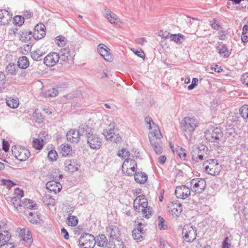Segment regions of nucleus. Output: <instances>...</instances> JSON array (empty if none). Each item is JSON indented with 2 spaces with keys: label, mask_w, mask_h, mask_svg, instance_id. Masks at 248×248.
I'll list each match as a JSON object with an SVG mask.
<instances>
[{
  "label": "nucleus",
  "mask_w": 248,
  "mask_h": 248,
  "mask_svg": "<svg viewBox=\"0 0 248 248\" xmlns=\"http://www.w3.org/2000/svg\"><path fill=\"white\" fill-rule=\"evenodd\" d=\"M12 16L9 12L5 9L0 10V24L5 25L11 21Z\"/></svg>",
  "instance_id": "obj_23"
},
{
  "label": "nucleus",
  "mask_w": 248,
  "mask_h": 248,
  "mask_svg": "<svg viewBox=\"0 0 248 248\" xmlns=\"http://www.w3.org/2000/svg\"><path fill=\"white\" fill-rule=\"evenodd\" d=\"M242 117L245 119H248V105L243 106L239 109Z\"/></svg>",
  "instance_id": "obj_45"
},
{
  "label": "nucleus",
  "mask_w": 248,
  "mask_h": 248,
  "mask_svg": "<svg viewBox=\"0 0 248 248\" xmlns=\"http://www.w3.org/2000/svg\"><path fill=\"white\" fill-rule=\"evenodd\" d=\"M169 211L171 212L172 216L174 217H178L180 215L182 211V205L180 203L172 202L168 206Z\"/></svg>",
  "instance_id": "obj_19"
},
{
  "label": "nucleus",
  "mask_w": 248,
  "mask_h": 248,
  "mask_svg": "<svg viewBox=\"0 0 248 248\" xmlns=\"http://www.w3.org/2000/svg\"><path fill=\"white\" fill-rule=\"evenodd\" d=\"M19 39L22 41L26 42L29 41L31 37V32L27 31H22L19 34Z\"/></svg>",
  "instance_id": "obj_43"
},
{
  "label": "nucleus",
  "mask_w": 248,
  "mask_h": 248,
  "mask_svg": "<svg viewBox=\"0 0 248 248\" xmlns=\"http://www.w3.org/2000/svg\"><path fill=\"white\" fill-rule=\"evenodd\" d=\"M61 233L65 239H68L69 238L68 233L67 231L64 228H63L62 229Z\"/></svg>",
  "instance_id": "obj_64"
},
{
  "label": "nucleus",
  "mask_w": 248,
  "mask_h": 248,
  "mask_svg": "<svg viewBox=\"0 0 248 248\" xmlns=\"http://www.w3.org/2000/svg\"><path fill=\"white\" fill-rule=\"evenodd\" d=\"M46 188L51 192H54L55 194L60 192L62 186L61 184L56 181H49L46 184Z\"/></svg>",
  "instance_id": "obj_20"
},
{
  "label": "nucleus",
  "mask_w": 248,
  "mask_h": 248,
  "mask_svg": "<svg viewBox=\"0 0 248 248\" xmlns=\"http://www.w3.org/2000/svg\"><path fill=\"white\" fill-rule=\"evenodd\" d=\"M17 65L19 68L21 69H26L29 66V61L28 59L23 56L19 58L17 61Z\"/></svg>",
  "instance_id": "obj_32"
},
{
  "label": "nucleus",
  "mask_w": 248,
  "mask_h": 248,
  "mask_svg": "<svg viewBox=\"0 0 248 248\" xmlns=\"http://www.w3.org/2000/svg\"><path fill=\"white\" fill-rule=\"evenodd\" d=\"M175 194L177 198L184 200L190 195V190L187 186L182 185L176 187Z\"/></svg>",
  "instance_id": "obj_14"
},
{
  "label": "nucleus",
  "mask_w": 248,
  "mask_h": 248,
  "mask_svg": "<svg viewBox=\"0 0 248 248\" xmlns=\"http://www.w3.org/2000/svg\"><path fill=\"white\" fill-rule=\"evenodd\" d=\"M45 26L43 24H37L34 28L32 36L36 40L42 38L46 34Z\"/></svg>",
  "instance_id": "obj_17"
},
{
  "label": "nucleus",
  "mask_w": 248,
  "mask_h": 248,
  "mask_svg": "<svg viewBox=\"0 0 248 248\" xmlns=\"http://www.w3.org/2000/svg\"><path fill=\"white\" fill-rule=\"evenodd\" d=\"M170 146V148L172 149V150L174 153H175L181 159H185L186 157V150L182 148V147L178 146L176 149L175 151L172 149V146Z\"/></svg>",
  "instance_id": "obj_38"
},
{
  "label": "nucleus",
  "mask_w": 248,
  "mask_h": 248,
  "mask_svg": "<svg viewBox=\"0 0 248 248\" xmlns=\"http://www.w3.org/2000/svg\"><path fill=\"white\" fill-rule=\"evenodd\" d=\"M108 50L109 49L103 44H100L97 47L98 53L104 60L108 62H111L113 59V57Z\"/></svg>",
  "instance_id": "obj_16"
},
{
  "label": "nucleus",
  "mask_w": 248,
  "mask_h": 248,
  "mask_svg": "<svg viewBox=\"0 0 248 248\" xmlns=\"http://www.w3.org/2000/svg\"><path fill=\"white\" fill-rule=\"evenodd\" d=\"M130 152L125 148H123L122 150H120L118 153L119 156L122 157L124 159H125V160L130 158Z\"/></svg>",
  "instance_id": "obj_44"
},
{
  "label": "nucleus",
  "mask_w": 248,
  "mask_h": 248,
  "mask_svg": "<svg viewBox=\"0 0 248 248\" xmlns=\"http://www.w3.org/2000/svg\"><path fill=\"white\" fill-rule=\"evenodd\" d=\"M43 54L40 50H37L31 52V57L34 60L40 61L41 60Z\"/></svg>",
  "instance_id": "obj_47"
},
{
  "label": "nucleus",
  "mask_w": 248,
  "mask_h": 248,
  "mask_svg": "<svg viewBox=\"0 0 248 248\" xmlns=\"http://www.w3.org/2000/svg\"><path fill=\"white\" fill-rule=\"evenodd\" d=\"M33 13L32 12H31L30 11H26L24 12L23 13V16L26 19H29L32 16Z\"/></svg>",
  "instance_id": "obj_63"
},
{
  "label": "nucleus",
  "mask_w": 248,
  "mask_h": 248,
  "mask_svg": "<svg viewBox=\"0 0 248 248\" xmlns=\"http://www.w3.org/2000/svg\"><path fill=\"white\" fill-rule=\"evenodd\" d=\"M95 244L100 247H106L107 245H108V240L106 236L104 234H100L95 238Z\"/></svg>",
  "instance_id": "obj_27"
},
{
  "label": "nucleus",
  "mask_w": 248,
  "mask_h": 248,
  "mask_svg": "<svg viewBox=\"0 0 248 248\" xmlns=\"http://www.w3.org/2000/svg\"><path fill=\"white\" fill-rule=\"evenodd\" d=\"M199 121L194 117H186L182 120L180 127L188 140H190L196 128L199 126Z\"/></svg>",
  "instance_id": "obj_1"
},
{
  "label": "nucleus",
  "mask_w": 248,
  "mask_h": 248,
  "mask_svg": "<svg viewBox=\"0 0 248 248\" xmlns=\"http://www.w3.org/2000/svg\"><path fill=\"white\" fill-rule=\"evenodd\" d=\"M11 202L17 210H18L19 208H21L23 205V204H21L22 202L21 201V199L18 198H16V197H13L11 200Z\"/></svg>",
  "instance_id": "obj_41"
},
{
  "label": "nucleus",
  "mask_w": 248,
  "mask_h": 248,
  "mask_svg": "<svg viewBox=\"0 0 248 248\" xmlns=\"http://www.w3.org/2000/svg\"><path fill=\"white\" fill-rule=\"evenodd\" d=\"M119 232L118 228L116 226L110 225L107 228V232L110 237V240L118 238L120 234Z\"/></svg>",
  "instance_id": "obj_21"
},
{
  "label": "nucleus",
  "mask_w": 248,
  "mask_h": 248,
  "mask_svg": "<svg viewBox=\"0 0 248 248\" xmlns=\"http://www.w3.org/2000/svg\"><path fill=\"white\" fill-rule=\"evenodd\" d=\"M231 241L232 239H230L228 236L225 237L222 243V248H231Z\"/></svg>",
  "instance_id": "obj_55"
},
{
  "label": "nucleus",
  "mask_w": 248,
  "mask_h": 248,
  "mask_svg": "<svg viewBox=\"0 0 248 248\" xmlns=\"http://www.w3.org/2000/svg\"><path fill=\"white\" fill-rule=\"evenodd\" d=\"M145 122L147 124L149 125V129H152L153 127V122H154L152 118L149 116H147L145 118Z\"/></svg>",
  "instance_id": "obj_61"
},
{
  "label": "nucleus",
  "mask_w": 248,
  "mask_h": 248,
  "mask_svg": "<svg viewBox=\"0 0 248 248\" xmlns=\"http://www.w3.org/2000/svg\"><path fill=\"white\" fill-rule=\"evenodd\" d=\"M58 156L57 153L53 150L50 151L48 152L47 157L49 160L51 161H54L57 160V157Z\"/></svg>",
  "instance_id": "obj_57"
},
{
  "label": "nucleus",
  "mask_w": 248,
  "mask_h": 248,
  "mask_svg": "<svg viewBox=\"0 0 248 248\" xmlns=\"http://www.w3.org/2000/svg\"><path fill=\"white\" fill-rule=\"evenodd\" d=\"M147 175L144 172H135L134 179L136 182L139 184H144L147 180Z\"/></svg>",
  "instance_id": "obj_29"
},
{
  "label": "nucleus",
  "mask_w": 248,
  "mask_h": 248,
  "mask_svg": "<svg viewBox=\"0 0 248 248\" xmlns=\"http://www.w3.org/2000/svg\"><path fill=\"white\" fill-rule=\"evenodd\" d=\"M58 93V91L57 89L55 88H52L47 90L45 93L44 96L45 97H55Z\"/></svg>",
  "instance_id": "obj_50"
},
{
  "label": "nucleus",
  "mask_w": 248,
  "mask_h": 248,
  "mask_svg": "<svg viewBox=\"0 0 248 248\" xmlns=\"http://www.w3.org/2000/svg\"><path fill=\"white\" fill-rule=\"evenodd\" d=\"M29 218L30 221L33 224H37L40 221V218L36 214H34L32 212L29 213Z\"/></svg>",
  "instance_id": "obj_53"
},
{
  "label": "nucleus",
  "mask_w": 248,
  "mask_h": 248,
  "mask_svg": "<svg viewBox=\"0 0 248 248\" xmlns=\"http://www.w3.org/2000/svg\"><path fill=\"white\" fill-rule=\"evenodd\" d=\"M2 184L6 186L7 188L10 189L14 186L16 185V184L10 180L2 179L1 180Z\"/></svg>",
  "instance_id": "obj_58"
},
{
  "label": "nucleus",
  "mask_w": 248,
  "mask_h": 248,
  "mask_svg": "<svg viewBox=\"0 0 248 248\" xmlns=\"http://www.w3.org/2000/svg\"><path fill=\"white\" fill-rule=\"evenodd\" d=\"M58 54L59 55V59L62 61H67L71 58L70 51L67 48L61 49Z\"/></svg>",
  "instance_id": "obj_30"
},
{
  "label": "nucleus",
  "mask_w": 248,
  "mask_h": 248,
  "mask_svg": "<svg viewBox=\"0 0 248 248\" xmlns=\"http://www.w3.org/2000/svg\"><path fill=\"white\" fill-rule=\"evenodd\" d=\"M109 128L108 129H105L103 131V135L105 137L106 140H107V137H111L114 134V127L115 124L114 123H111L109 125Z\"/></svg>",
  "instance_id": "obj_35"
},
{
  "label": "nucleus",
  "mask_w": 248,
  "mask_h": 248,
  "mask_svg": "<svg viewBox=\"0 0 248 248\" xmlns=\"http://www.w3.org/2000/svg\"><path fill=\"white\" fill-rule=\"evenodd\" d=\"M14 195V197H16V198L21 199V198L23 197L24 192L22 190L17 188L15 189Z\"/></svg>",
  "instance_id": "obj_59"
},
{
  "label": "nucleus",
  "mask_w": 248,
  "mask_h": 248,
  "mask_svg": "<svg viewBox=\"0 0 248 248\" xmlns=\"http://www.w3.org/2000/svg\"><path fill=\"white\" fill-rule=\"evenodd\" d=\"M134 208L138 212H141L142 216L147 218H149L152 215L153 211L151 207L148 206V202L143 195L137 197L134 201Z\"/></svg>",
  "instance_id": "obj_2"
},
{
  "label": "nucleus",
  "mask_w": 248,
  "mask_h": 248,
  "mask_svg": "<svg viewBox=\"0 0 248 248\" xmlns=\"http://www.w3.org/2000/svg\"><path fill=\"white\" fill-rule=\"evenodd\" d=\"M152 139V140L150 141L153 149L157 154H161L163 149L161 146V140H155L153 138Z\"/></svg>",
  "instance_id": "obj_28"
},
{
  "label": "nucleus",
  "mask_w": 248,
  "mask_h": 248,
  "mask_svg": "<svg viewBox=\"0 0 248 248\" xmlns=\"http://www.w3.org/2000/svg\"><path fill=\"white\" fill-rule=\"evenodd\" d=\"M59 55L56 52H51L44 59V63L47 66L55 65L59 60Z\"/></svg>",
  "instance_id": "obj_15"
},
{
  "label": "nucleus",
  "mask_w": 248,
  "mask_h": 248,
  "mask_svg": "<svg viewBox=\"0 0 248 248\" xmlns=\"http://www.w3.org/2000/svg\"><path fill=\"white\" fill-rule=\"evenodd\" d=\"M105 17L111 24L115 23L118 19V16L114 13L111 12L109 10H107L105 13Z\"/></svg>",
  "instance_id": "obj_36"
},
{
  "label": "nucleus",
  "mask_w": 248,
  "mask_h": 248,
  "mask_svg": "<svg viewBox=\"0 0 248 248\" xmlns=\"http://www.w3.org/2000/svg\"><path fill=\"white\" fill-rule=\"evenodd\" d=\"M108 245L110 248H124V244L118 238L114 240H109Z\"/></svg>",
  "instance_id": "obj_33"
},
{
  "label": "nucleus",
  "mask_w": 248,
  "mask_h": 248,
  "mask_svg": "<svg viewBox=\"0 0 248 248\" xmlns=\"http://www.w3.org/2000/svg\"><path fill=\"white\" fill-rule=\"evenodd\" d=\"M78 223V219L76 217L70 216L67 218V224L71 226H75Z\"/></svg>",
  "instance_id": "obj_49"
},
{
  "label": "nucleus",
  "mask_w": 248,
  "mask_h": 248,
  "mask_svg": "<svg viewBox=\"0 0 248 248\" xmlns=\"http://www.w3.org/2000/svg\"><path fill=\"white\" fill-rule=\"evenodd\" d=\"M11 235L7 231L0 232V248H14L13 243H9Z\"/></svg>",
  "instance_id": "obj_13"
},
{
  "label": "nucleus",
  "mask_w": 248,
  "mask_h": 248,
  "mask_svg": "<svg viewBox=\"0 0 248 248\" xmlns=\"http://www.w3.org/2000/svg\"><path fill=\"white\" fill-rule=\"evenodd\" d=\"M146 224L142 223H138V226L132 231V237L137 241H142L145 237V230L144 228Z\"/></svg>",
  "instance_id": "obj_12"
},
{
  "label": "nucleus",
  "mask_w": 248,
  "mask_h": 248,
  "mask_svg": "<svg viewBox=\"0 0 248 248\" xmlns=\"http://www.w3.org/2000/svg\"><path fill=\"white\" fill-rule=\"evenodd\" d=\"M60 148L61 150V154H62L63 156H66L71 154L72 147L69 144H62L60 146Z\"/></svg>",
  "instance_id": "obj_31"
},
{
  "label": "nucleus",
  "mask_w": 248,
  "mask_h": 248,
  "mask_svg": "<svg viewBox=\"0 0 248 248\" xmlns=\"http://www.w3.org/2000/svg\"><path fill=\"white\" fill-rule=\"evenodd\" d=\"M66 137L67 140L72 142L77 143L80 139L79 133L74 129H71L68 132Z\"/></svg>",
  "instance_id": "obj_24"
},
{
  "label": "nucleus",
  "mask_w": 248,
  "mask_h": 248,
  "mask_svg": "<svg viewBox=\"0 0 248 248\" xmlns=\"http://www.w3.org/2000/svg\"><path fill=\"white\" fill-rule=\"evenodd\" d=\"M185 37L181 33L177 34H172L170 38L171 41H173L177 44H180L184 41Z\"/></svg>",
  "instance_id": "obj_39"
},
{
  "label": "nucleus",
  "mask_w": 248,
  "mask_h": 248,
  "mask_svg": "<svg viewBox=\"0 0 248 248\" xmlns=\"http://www.w3.org/2000/svg\"><path fill=\"white\" fill-rule=\"evenodd\" d=\"M87 141L91 148L93 149H99L102 145V140L99 136L90 133L87 134Z\"/></svg>",
  "instance_id": "obj_9"
},
{
  "label": "nucleus",
  "mask_w": 248,
  "mask_h": 248,
  "mask_svg": "<svg viewBox=\"0 0 248 248\" xmlns=\"http://www.w3.org/2000/svg\"><path fill=\"white\" fill-rule=\"evenodd\" d=\"M127 161H124L122 165V170L126 175L129 176L132 175L135 171L136 168H137L136 162H133V166H129Z\"/></svg>",
  "instance_id": "obj_22"
},
{
  "label": "nucleus",
  "mask_w": 248,
  "mask_h": 248,
  "mask_svg": "<svg viewBox=\"0 0 248 248\" xmlns=\"http://www.w3.org/2000/svg\"><path fill=\"white\" fill-rule=\"evenodd\" d=\"M191 190L197 193H202L206 186V181L203 179H193L190 181Z\"/></svg>",
  "instance_id": "obj_11"
},
{
  "label": "nucleus",
  "mask_w": 248,
  "mask_h": 248,
  "mask_svg": "<svg viewBox=\"0 0 248 248\" xmlns=\"http://www.w3.org/2000/svg\"><path fill=\"white\" fill-rule=\"evenodd\" d=\"M22 203L26 206L28 208L30 209H36L37 208V204L31 200L25 199L22 202Z\"/></svg>",
  "instance_id": "obj_37"
},
{
  "label": "nucleus",
  "mask_w": 248,
  "mask_h": 248,
  "mask_svg": "<svg viewBox=\"0 0 248 248\" xmlns=\"http://www.w3.org/2000/svg\"><path fill=\"white\" fill-rule=\"evenodd\" d=\"M243 83L248 86V74L243 75L241 78Z\"/></svg>",
  "instance_id": "obj_62"
},
{
  "label": "nucleus",
  "mask_w": 248,
  "mask_h": 248,
  "mask_svg": "<svg viewBox=\"0 0 248 248\" xmlns=\"http://www.w3.org/2000/svg\"><path fill=\"white\" fill-rule=\"evenodd\" d=\"M193 162H198L207 158L209 155L208 148L203 145L195 146L191 152Z\"/></svg>",
  "instance_id": "obj_3"
},
{
  "label": "nucleus",
  "mask_w": 248,
  "mask_h": 248,
  "mask_svg": "<svg viewBox=\"0 0 248 248\" xmlns=\"http://www.w3.org/2000/svg\"><path fill=\"white\" fill-rule=\"evenodd\" d=\"M55 42L56 44L59 46H63L66 44L67 42V39L64 36H59L55 38Z\"/></svg>",
  "instance_id": "obj_46"
},
{
  "label": "nucleus",
  "mask_w": 248,
  "mask_h": 248,
  "mask_svg": "<svg viewBox=\"0 0 248 248\" xmlns=\"http://www.w3.org/2000/svg\"><path fill=\"white\" fill-rule=\"evenodd\" d=\"M151 130H152V131L150 132L149 135L150 140H152V138H153L155 140L161 139L162 136L159 128L158 125L155 124L154 122H153V127Z\"/></svg>",
  "instance_id": "obj_18"
},
{
  "label": "nucleus",
  "mask_w": 248,
  "mask_h": 248,
  "mask_svg": "<svg viewBox=\"0 0 248 248\" xmlns=\"http://www.w3.org/2000/svg\"><path fill=\"white\" fill-rule=\"evenodd\" d=\"M88 129L89 127L85 124H83L79 127L78 130L77 131L79 133L80 136H83V135L87 136V134H88V133H87Z\"/></svg>",
  "instance_id": "obj_54"
},
{
  "label": "nucleus",
  "mask_w": 248,
  "mask_h": 248,
  "mask_svg": "<svg viewBox=\"0 0 248 248\" xmlns=\"http://www.w3.org/2000/svg\"><path fill=\"white\" fill-rule=\"evenodd\" d=\"M107 140H110L111 141L117 143L121 141L122 138L118 134H116L115 133L113 136H111V137H107Z\"/></svg>",
  "instance_id": "obj_56"
},
{
  "label": "nucleus",
  "mask_w": 248,
  "mask_h": 248,
  "mask_svg": "<svg viewBox=\"0 0 248 248\" xmlns=\"http://www.w3.org/2000/svg\"><path fill=\"white\" fill-rule=\"evenodd\" d=\"M79 245L84 248H93L95 245L94 236L89 233L82 234L79 238Z\"/></svg>",
  "instance_id": "obj_10"
},
{
  "label": "nucleus",
  "mask_w": 248,
  "mask_h": 248,
  "mask_svg": "<svg viewBox=\"0 0 248 248\" xmlns=\"http://www.w3.org/2000/svg\"><path fill=\"white\" fill-rule=\"evenodd\" d=\"M44 202L47 206H54L55 204V201L50 195H46L43 197Z\"/></svg>",
  "instance_id": "obj_48"
},
{
  "label": "nucleus",
  "mask_w": 248,
  "mask_h": 248,
  "mask_svg": "<svg viewBox=\"0 0 248 248\" xmlns=\"http://www.w3.org/2000/svg\"><path fill=\"white\" fill-rule=\"evenodd\" d=\"M7 74L15 76L16 74V66L15 64L9 63L6 66L5 69Z\"/></svg>",
  "instance_id": "obj_40"
},
{
  "label": "nucleus",
  "mask_w": 248,
  "mask_h": 248,
  "mask_svg": "<svg viewBox=\"0 0 248 248\" xmlns=\"http://www.w3.org/2000/svg\"><path fill=\"white\" fill-rule=\"evenodd\" d=\"M24 22V17L21 16H16L14 17V23L16 26H21Z\"/></svg>",
  "instance_id": "obj_52"
},
{
  "label": "nucleus",
  "mask_w": 248,
  "mask_h": 248,
  "mask_svg": "<svg viewBox=\"0 0 248 248\" xmlns=\"http://www.w3.org/2000/svg\"><path fill=\"white\" fill-rule=\"evenodd\" d=\"M205 137L207 140L210 142L219 144V141H223V133L221 129L218 128H214L211 132H205Z\"/></svg>",
  "instance_id": "obj_5"
},
{
  "label": "nucleus",
  "mask_w": 248,
  "mask_h": 248,
  "mask_svg": "<svg viewBox=\"0 0 248 248\" xmlns=\"http://www.w3.org/2000/svg\"><path fill=\"white\" fill-rule=\"evenodd\" d=\"M18 237L26 246H30L33 242L31 232L27 228H18L17 230Z\"/></svg>",
  "instance_id": "obj_8"
},
{
  "label": "nucleus",
  "mask_w": 248,
  "mask_h": 248,
  "mask_svg": "<svg viewBox=\"0 0 248 248\" xmlns=\"http://www.w3.org/2000/svg\"><path fill=\"white\" fill-rule=\"evenodd\" d=\"M44 140L42 138L34 139L32 142V146L37 150H41L43 146Z\"/></svg>",
  "instance_id": "obj_42"
},
{
  "label": "nucleus",
  "mask_w": 248,
  "mask_h": 248,
  "mask_svg": "<svg viewBox=\"0 0 248 248\" xmlns=\"http://www.w3.org/2000/svg\"><path fill=\"white\" fill-rule=\"evenodd\" d=\"M131 50L136 55L138 56L139 57L141 58L142 59H144L145 55L143 51H142L141 49L138 50L133 48Z\"/></svg>",
  "instance_id": "obj_60"
},
{
  "label": "nucleus",
  "mask_w": 248,
  "mask_h": 248,
  "mask_svg": "<svg viewBox=\"0 0 248 248\" xmlns=\"http://www.w3.org/2000/svg\"><path fill=\"white\" fill-rule=\"evenodd\" d=\"M66 170L73 172L77 171L79 165L75 160H67L65 163Z\"/></svg>",
  "instance_id": "obj_25"
},
{
  "label": "nucleus",
  "mask_w": 248,
  "mask_h": 248,
  "mask_svg": "<svg viewBox=\"0 0 248 248\" xmlns=\"http://www.w3.org/2000/svg\"><path fill=\"white\" fill-rule=\"evenodd\" d=\"M6 103L7 106L9 107L13 108H16L19 106V100L17 97L13 98L10 97H8L6 99Z\"/></svg>",
  "instance_id": "obj_34"
},
{
  "label": "nucleus",
  "mask_w": 248,
  "mask_h": 248,
  "mask_svg": "<svg viewBox=\"0 0 248 248\" xmlns=\"http://www.w3.org/2000/svg\"><path fill=\"white\" fill-rule=\"evenodd\" d=\"M13 155L18 160L23 161L26 160L30 156V152L26 148L19 145L12 147Z\"/></svg>",
  "instance_id": "obj_4"
},
{
  "label": "nucleus",
  "mask_w": 248,
  "mask_h": 248,
  "mask_svg": "<svg viewBox=\"0 0 248 248\" xmlns=\"http://www.w3.org/2000/svg\"><path fill=\"white\" fill-rule=\"evenodd\" d=\"M217 49L218 50L220 56L224 58H228L231 54V52L226 45L220 44L217 47Z\"/></svg>",
  "instance_id": "obj_26"
},
{
  "label": "nucleus",
  "mask_w": 248,
  "mask_h": 248,
  "mask_svg": "<svg viewBox=\"0 0 248 248\" xmlns=\"http://www.w3.org/2000/svg\"><path fill=\"white\" fill-rule=\"evenodd\" d=\"M6 81V78L3 72L0 71V91H2L5 88V83Z\"/></svg>",
  "instance_id": "obj_51"
},
{
  "label": "nucleus",
  "mask_w": 248,
  "mask_h": 248,
  "mask_svg": "<svg viewBox=\"0 0 248 248\" xmlns=\"http://www.w3.org/2000/svg\"><path fill=\"white\" fill-rule=\"evenodd\" d=\"M183 234L185 241L192 242L196 239L197 236L196 228L191 224H186L183 228Z\"/></svg>",
  "instance_id": "obj_7"
},
{
  "label": "nucleus",
  "mask_w": 248,
  "mask_h": 248,
  "mask_svg": "<svg viewBox=\"0 0 248 248\" xmlns=\"http://www.w3.org/2000/svg\"><path fill=\"white\" fill-rule=\"evenodd\" d=\"M205 171L209 174L215 175L219 174L221 169L220 166L216 159H210L203 164Z\"/></svg>",
  "instance_id": "obj_6"
}]
</instances>
